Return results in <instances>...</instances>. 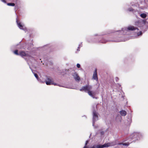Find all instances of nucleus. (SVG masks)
Masks as SVG:
<instances>
[{
  "mask_svg": "<svg viewBox=\"0 0 148 148\" xmlns=\"http://www.w3.org/2000/svg\"><path fill=\"white\" fill-rule=\"evenodd\" d=\"M19 54V55L22 57L24 56H29V54H28V53H26L25 51H20Z\"/></svg>",
  "mask_w": 148,
  "mask_h": 148,
  "instance_id": "0eeeda50",
  "label": "nucleus"
},
{
  "mask_svg": "<svg viewBox=\"0 0 148 148\" xmlns=\"http://www.w3.org/2000/svg\"><path fill=\"white\" fill-rule=\"evenodd\" d=\"M92 88V86H91L87 85L83 86L82 88L80 89V91H84L86 92H87L89 95L93 98H94V93L92 91H90Z\"/></svg>",
  "mask_w": 148,
  "mask_h": 148,
  "instance_id": "f257e3e1",
  "label": "nucleus"
},
{
  "mask_svg": "<svg viewBox=\"0 0 148 148\" xmlns=\"http://www.w3.org/2000/svg\"><path fill=\"white\" fill-rule=\"evenodd\" d=\"M120 113L122 116H125L127 114L126 111L123 110H122L119 112Z\"/></svg>",
  "mask_w": 148,
  "mask_h": 148,
  "instance_id": "9d476101",
  "label": "nucleus"
},
{
  "mask_svg": "<svg viewBox=\"0 0 148 148\" xmlns=\"http://www.w3.org/2000/svg\"><path fill=\"white\" fill-rule=\"evenodd\" d=\"M83 148H88L87 147L84 146Z\"/></svg>",
  "mask_w": 148,
  "mask_h": 148,
  "instance_id": "b1692460",
  "label": "nucleus"
},
{
  "mask_svg": "<svg viewBox=\"0 0 148 148\" xmlns=\"http://www.w3.org/2000/svg\"><path fill=\"white\" fill-rule=\"evenodd\" d=\"M119 80V79L118 77H116L115 78V80L116 82H117Z\"/></svg>",
  "mask_w": 148,
  "mask_h": 148,
  "instance_id": "4be33fe9",
  "label": "nucleus"
},
{
  "mask_svg": "<svg viewBox=\"0 0 148 148\" xmlns=\"http://www.w3.org/2000/svg\"><path fill=\"white\" fill-rule=\"evenodd\" d=\"M16 22L18 27L20 29L23 30L24 29V26L21 24V23L20 22H19L18 20H17Z\"/></svg>",
  "mask_w": 148,
  "mask_h": 148,
  "instance_id": "1a4fd4ad",
  "label": "nucleus"
},
{
  "mask_svg": "<svg viewBox=\"0 0 148 148\" xmlns=\"http://www.w3.org/2000/svg\"><path fill=\"white\" fill-rule=\"evenodd\" d=\"M108 146V145L107 144H105L102 145H94L90 148H103L104 147H107Z\"/></svg>",
  "mask_w": 148,
  "mask_h": 148,
  "instance_id": "7ed1b4c3",
  "label": "nucleus"
},
{
  "mask_svg": "<svg viewBox=\"0 0 148 148\" xmlns=\"http://www.w3.org/2000/svg\"><path fill=\"white\" fill-rule=\"evenodd\" d=\"M7 4L8 6H14L15 5V3H7Z\"/></svg>",
  "mask_w": 148,
  "mask_h": 148,
  "instance_id": "f8f14e48",
  "label": "nucleus"
},
{
  "mask_svg": "<svg viewBox=\"0 0 148 148\" xmlns=\"http://www.w3.org/2000/svg\"><path fill=\"white\" fill-rule=\"evenodd\" d=\"M34 75L35 77L37 78V79H38V75L36 73H34Z\"/></svg>",
  "mask_w": 148,
  "mask_h": 148,
  "instance_id": "dca6fc26",
  "label": "nucleus"
},
{
  "mask_svg": "<svg viewBox=\"0 0 148 148\" xmlns=\"http://www.w3.org/2000/svg\"><path fill=\"white\" fill-rule=\"evenodd\" d=\"M88 143V141H86V143L85 144V145L84 146L87 147V145Z\"/></svg>",
  "mask_w": 148,
  "mask_h": 148,
  "instance_id": "5701e85b",
  "label": "nucleus"
},
{
  "mask_svg": "<svg viewBox=\"0 0 148 148\" xmlns=\"http://www.w3.org/2000/svg\"><path fill=\"white\" fill-rule=\"evenodd\" d=\"M18 0H12V1L16 3H17Z\"/></svg>",
  "mask_w": 148,
  "mask_h": 148,
  "instance_id": "aec40b11",
  "label": "nucleus"
},
{
  "mask_svg": "<svg viewBox=\"0 0 148 148\" xmlns=\"http://www.w3.org/2000/svg\"><path fill=\"white\" fill-rule=\"evenodd\" d=\"M14 53L16 55H18L19 54V53H18V50H15L14 52Z\"/></svg>",
  "mask_w": 148,
  "mask_h": 148,
  "instance_id": "4468645a",
  "label": "nucleus"
},
{
  "mask_svg": "<svg viewBox=\"0 0 148 148\" xmlns=\"http://www.w3.org/2000/svg\"><path fill=\"white\" fill-rule=\"evenodd\" d=\"M47 81H45L46 84L47 85L53 84L54 85H56V83H54L52 79L50 78H48Z\"/></svg>",
  "mask_w": 148,
  "mask_h": 148,
  "instance_id": "f03ea898",
  "label": "nucleus"
},
{
  "mask_svg": "<svg viewBox=\"0 0 148 148\" xmlns=\"http://www.w3.org/2000/svg\"><path fill=\"white\" fill-rule=\"evenodd\" d=\"M120 41H117V42H120Z\"/></svg>",
  "mask_w": 148,
  "mask_h": 148,
  "instance_id": "393cba45",
  "label": "nucleus"
},
{
  "mask_svg": "<svg viewBox=\"0 0 148 148\" xmlns=\"http://www.w3.org/2000/svg\"><path fill=\"white\" fill-rule=\"evenodd\" d=\"M120 144H122L123 145L128 146L129 145L130 143H121Z\"/></svg>",
  "mask_w": 148,
  "mask_h": 148,
  "instance_id": "ddd939ff",
  "label": "nucleus"
},
{
  "mask_svg": "<svg viewBox=\"0 0 148 148\" xmlns=\"http://www.w3.org/2000/svg\"><path fill=\"white\" fill-rule=\"evenodd\" d=\"M142 33L141 31H140L139 32H138L137 33V35L138 36H139L140 35H142Z\"/></svg>",
  "mask_w": 148,
  "mask_h": 148,
  "instance_id": "2eb2a0df",
  "label": "nucleus"
},
{
  "mask_svg": "<svg viewBox=\"0 0 148 148\" xmlns=\"http://www.w3.org/2000/svg\"><path fill=\"white\" fill-rule=\"evenodd\" d=\"M140 16L142 18H145L147 17V15L143 13L140 14Z\"/></svg>",
  "mask_w": 148,
  "mask_h": 148,
  "instance_id": "9b49d317",
  "label": "nucleus"
},
{
  "mask_svg": "<svg viewBox=\"0 0 148 148\" xmlns=\"http://www.w3.org/2000/svg\"><path fill=\"white\" fill-rule=\"evenodd\" d=\"M107 42L105 40H101L100 42L102 43H106Z\"/></svg>",
  "mask_w": 148,
  "mask_h": 148,
  "instance_id": "a211bd4d",
  "label": "nucleus"
},
{
  "mask_svg": "<svg viewBox=\"0 0 148 148\" xmlns=\"http://www.w3.org/2000/svg\"><path fill=\"white\" fill-rule=\"evenodd\" d=\"M80 65L79 64H77V66L78 68H79L80 67Z\"/></svg>",
  "mask_w": 148,
  "mask_h": 148,
  "instance_id": "6ab92c4d",
  "label": "nucleus"
},
{
  "mask_svg": "<svg viewBox=\"0 0 148 148\" xmlns=\"http://www.w3.org/2000/svg\"><path fill=\"white\" fill-rule=\"evenodd\" d=\"M93 121H96V119H97L98 118V116L97 113L95 110H94L93 112Z\"/></svg>",
  "mask_w": 148,
  "mask_h": 148,
  "instance_id": "6e6552de",
  "label": "nucleus"
},
{
  "mask_svg": "<svg viewBox=\"0 0 148 148\" xmlns=\"http://www.w3.org/2000/svg\"><path fill=\"white\" fill-rule=\"evenodd\" d=\"M97 69H95L92 76V79L96 81L98 80V78L97 75Z\"/></svg>",
  "mask_w": 148,
  "mask_h": 148,
  "instance_id": "39448f33",
  "label": "nucleus"
},
{
  "mask_svg": "<svg viewBox=\"0 0 148 148\" xmlns=\"http://www.w3.org/2000/svg\"><path fill=\"white\" fill-rule=\"evenodd\" d=\"M72 75L75 81H79L80 80V77L75 72L74 73H73Z\"/></svg>",
  "mask_w": 148,
  "mask_h": 148,
  "instance_id": "423d86ee",
  "label": "nucleus"
},
{
  "mask_svg": "<svg viewBox=\"0 0 148 148\" xmlns=\"http://www.w3.org/2000/svg\"><path fill=\"white\" fill-rule=\"evenodd\" d=\"M127 29L128 31H133L137 30V31H138V29L137 27L131 25L129 26Z\"/></svg>",
  "mask_w": 148,
  "mask_h": 148,
  "instance_id": "20e7f679",
  "label": "nucleus"
},
{
  "mask_svg": "<svg viewBox=\"0 0 148 148\" xmlns=\"http://www.w3.org/2000/svg\"><path fill=\"white\" fill-rule=\"evenodd\" d=\"M128 10L130 11H133L134 10L132 8H130L128 9Z\"/></svg>",
  "mask_w": 148,
  "mask_h": 148,
  "instance_id": "f3484780",
  "label": "nucleus"
},
{
  "mask_svg": "<svg viewBox=\"0 0 148 148\" xmlns=\"http://www.w3.org/2000/svg\"><path fill=\"white\" fill-rule=\"evenodd\" d=\"M2 2L4 3H6V1L5 0H1Z\"/></svg>",
  "mask_w": 148,
  "mask_h": 148,
  "instance_id": "412c9836",
  "label": "nucleus"
}]
</instances>
